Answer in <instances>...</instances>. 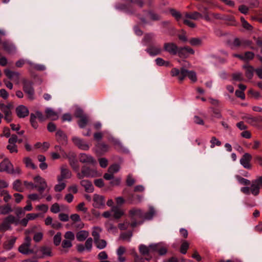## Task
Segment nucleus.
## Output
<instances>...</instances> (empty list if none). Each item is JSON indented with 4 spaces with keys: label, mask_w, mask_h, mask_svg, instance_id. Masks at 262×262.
<instances>
[{
    "label": "nucleus",
    "mask_w": 262,
    "mask_h": 262,
    "mask_svg": "<svg viewBox=\"0 0 262 262\" xmlns=\"http://www.w3.org/2000/svg\"><path fill=\"white\" fill-rule=\"evenodd\" d=\"M184 62L185 64L183 66V67L180 69V70L177 68H173L171 70V76L173 77L177 76L179 80L180 81L183 80L185 77L188 76V78L191 81L193 82L196 81L197 78L195 73L194 71H188L186 69H185V68L189 67L190 64L185 61H184Z\"/></svg>",
    "instance_id": "1"
},
{
    "label": "nucleus",
    "mask_w": 262,
    "mask_h": 262,
    "mask_svg": "<svg viewBox=\"0 0 262 262\" xmlns=\"http://www.w3.org/2000/svg\"><path fill=\"white\" fill-rule=\"evenodd\" d=\"M260 189H262V176L257 177L256 179L253 180L250 187H242L241 191L246 194L251 193L254 196H257L259 194Z\"/></svg>",
    "instance_id": "2"
},
{
    "label": "nucleus",
    "mask_w": 262,
    "mask_h": 262,
    "mask_svg": "<svg viewBox=\"0 0 262 262\" xmlns=\"http://www.w3.org/2000/svg\"><path fill=\"white\" fill-rule=\"evenodd\" d=\"M123 3H118L116 4L115 8L118 10H126L127 12L129 13L130 11L127 10L130 7L131 4H135L139 8H142L144 4V0H120Z\"/></svg>",
    "instance_id": "3"
},
{
    "label": "nucleus",
    "mask_w": 262,
    "mask_h": 262,
    "mask_svg": "<svg viewBox=\"0 0 262 262\" xmlns=\"http://www.w3.org/2000/svg\"><path fill=\"white\" fill-rule=\"evenodd\" d=\"M77 176L78 179H82L84 177H96L100 176V174L95 169L91 168L86 166H83L81 168V172H78Z\"/></svg>",
    "instance_id": "4"
},
{
    "label": "nucleus",
    "mask_w": 262,
    "mask_h": 262,
    "mask_svg": "<svg viewBox=\"0 0 262 262\" xmlns=\"http://www.w3.org/2000/svg\"><path fill=\"white\" fill-rule=\"evenodd\" d=\"M31 238L27 235L26 236L25 241L18 248V251L23 254H30L34 253V251L30 248Z\"/></svg>",
    "instance_id": "5"
},
{
    "label": "nucleus",
    "mask_w": 262,
    "mask_h": 262,
    "mask_svg": "<svg viewBox=\"0 0 262 262\" xmlns=\"http://www.w3.org/2000/svg\"><path fill=\"white\" fill-rule=\"evenodd\" d=\"M23 91L27 95L29 99L33 100L35 99L34 90L31 81L26 80L23 81Z\"/></svg>",
    "instance_id": "6"
},
{
    "label": "nucleus",
    "mask_w": 262,
    "mask_h": 262,
    "mask_svg": "<svg viewBox=\"0 0 262 262\" xmlns=\"http://www.w3.org/2000/svg\"><path fill=\"white\" fill-rule=\"evenodd\" d=\"M13 108V104L11 103H9L7 104L0 103L1 110L4 113L5 115V119L7 122H10L11 121V110Z\"/></svg>",
    "instance_id": "7"
},
{
    "label": "nucleus",
    "mask_w": 262,
    "mask_h": 262,
    "mask_svg": "<svg viewBox=\"0 0 262 262\" xmlns=\"http://www.w3.org/2000/svg\"><path fill=\"white\" fill-rule=\"evenodd\" d=\"M79 160L81 163L88 165L95 166L97 164L96 160L92 156L84 153L79 154Z\"/></svg>",
    "instance_id": "8"
},
{
    "label": "nucleus",
    "mask_w": 262,
    "mask_h": 262,
    "mask_svg": "<svg viewBox=\"0 0 262 262\" xmlns=\"http://www.w3.org/2000/svg\"><path fill=\"white\" fill-rule=\"evenodd\" d=\"M194 53V50L188 47L185 46L183 47H179V50H178V55L180 58H187L190 54H193Z\"/></svg>",
    "instance_id": "9"
},
{
    "label": "nucleus",
    "mask_w": 262,
    "mask_h": 262,
    "mask_svg": "<svg viewBox=\"0 0 262 262\" xmlns=\"http://www.w3.org/2000/svg\"><path fill=\"white\" fill-rule=\"evenodd\" d=\"M151 248L154 252H158L160 255H165L167 252V248L162 243L151 244Z\"/></svg>",
    "instance_id": "10"
},
{
    "label": "nucleus",
    "mask_w": 262,
    "mask_h": 262,
    "mask_svg": "<svg viewBox=\"0 0 262 262\" xmlns=\"http://www.w3.org/2000/svg\"><path fill=\"white\" fill-rule=\"evenodd\" d=\"M93 204L94 207L98 209L103 208L105 205L104 197L102 195L94 194L93 195Z\"/></svg>",
    "instance_id": "11"
},
{
    "label": "nucleus",
    "mask_w": 262,
    "mask_h": 262,
    "mask_svg": "<svg viewBox=\"0 0 262 262\" xmlns=\"http://www.w3.org/2000/svg\"><path fill=\"white\" fill-rule=\"evenodd\" d=\"M164 50L172 55H176L178 53L179 47L173 42H166L163 45Z\"/></svg>",
    "instance_id": "12"
},
{
    "label": "nucleus",
    "mask_w": 262,
    "mask_h": 262,
    "mask_svg": "<svg viewBox=\"0 0 262 262\" xmlns=\"http://www.w3.org/2000/svg\"><path fill=\"white\" fill-rule=\"evenodd\" d=\"M12 164L8 159H4L0 163V171L6 172L8 173L13 172L12 171Z\"/></svg>",
    "instance_id": "13"
},
{
    "label": "nucleus",
    "mask_w": 262,
    "mask_h": 262,
    "mask_svg": "<svg viewBox=\"0 0 262 262\" xmlns=\"http://www.w3.org/2000/svg\"><path fill=\"white\" fill-rule=\"evenodd\" d=\"M72 176V173L66 166H62L60 168V174L57 176L58 181H63V179H70Z\"/></svg>",
    "instance_id": "14"
},
{
    "label": "nucleus",
    "mask_w": 262,
    "mask_h": 262,
    "mask_svg": "<svg viewBox=\"0 0 262 262\" xmlns=\"http://www.w3.org/2000/svg\"><path fill=\"white\" fill-rule=\"evenodd\" d=\"M72 141L74 144L81 149L88 150L90 148L87 143L77 137H73L72 138Z\"/></svg>",
    "instance_id": "15"
},
{
    "label": "nucleus",
    "mask_w": 262,
    "mask_h": 262,
    "mask_svg": "<svg viewBox=\"0 0 262 262\" xmlns=\"http://www.w3.org/2000/svg\"><path fill=\"white\" fill-rule=\"evenodd\" d=\"M4 73L6 76L10 80L18 83L19 81L20 74L18 72L12 71L9 69H6Z\"/></svg>",
    "instance_id": "16"
},
{
    "label": "nucleus",
    "mask_w": 262,
    "mask_h": 262,
    "mask_svg": "<svg viewBox=\"0 0 262 262\" xmlns=\"http://www.w3.org/2000/svg\"><path fill=\"white\" fill-rule=\"evenodd\" d=\"M39 252L41 253V258L52 257L54 255L52 252V248L47 245L41 246L39 249Z\"/></svg>",
    "instance_id": "17"
},
{
    "label": "nucleus",
    "mask_w": 262,
    "mask_h": 262,
    "mask_svg": "<svg viewBox=\"0 0 262 262\" xmlns=\"http://www.w3.org/2000/svg\"><path fill=\"white\" fill-rule=\"evenodd\" d=\"M11 219H12V217L8 215L4 219L3 222L0 224V231L5 232L11 229ZM12 221V220H11V222Z\"/></svg>",
    "instance_id": "18"
},
{
    "label": "nucleus",
    "mask_w": 262,
    "mask_h": 262,
    "mask_svg": "<svg viewBox=\"0 0 262 262\" xmlns=\"http://www.w3.org/2000/svg\"><path fill=\"white\" fill-rule=\"evenodd\" d=\"M251 159V155L249 153H245L240 159V163L244 168L250 169L251 165L249 163Z\"/></svg>",
    "instance_id": "19"
},
{
    "label": "nucleus",
    "mask_w": 262,
    "mask_h": 262,
    "mask_svg": "<svg viewBox=\"0 0 262 262\" xmlns=\"http://www.w3.org/2000/svg\"><path fill=\"white\" fill-rule=\"evenodd\" d=\"M16 113L19 118H25L29 115L28 108L23 105H20L16 108Z\"/></svg>",
    "instance_id": "20"
},
{
    "label": "nucleus",
    "mask_w": 262,
    "mask_h": 262,
    "mask_svg": "<svg viewBox=\"0 0 262 262\" xmlns=\"http://www.w3.org/2000/svg\"><path fill=\"white\" fill-rule=\"evenodd\" d=\"M150 56H156L160 54L162 49L160 46L150 45L145 50Z\"/></svg>",
    "instance_id": "21"
},
{
    "label": "nucleus",
    "mask_w": 262,
    "mask_h": 262,
    "mask_svg": "<svg viewBox=\"0 0 262 262\" xmlns=\"http://www.w3.org/2000/svg\"><path fill=\"white\" fill-rule=\"evenodd\" d=\"M4 49L8 53L12 54L16 52L15 46L9 41H5L2 43Z\"/></svg>",
    "instance_id": "22"
},
{
    "label": "nucleus",
    "mask_w": 262,
    "mask_h": 262,
    "mask_svg": "<svg viewBox=\"0 0 262 262\" xmlns=\"http://www.w3.org/2000/svg\"><path fill=\"white\" fill-rule=\"evenodd\" d=\"M80 185L84 188L85 191L88 193L94 191V188L91 182L88 180H82L80 182Z\"/></svg>",
    "instance_id": "23"
},
{
    "label": "nucleus",
    "mask_w": 262,
    "mask_h": 262,
    "mask_svg": "<svg viewBox=\"0 0 262 262\" xmlns=\"http://www.w3.org/2000/svg\"><path fill=\"white\" fill-rule=\"evenodd\" d=\"M139 250L140 253L142 255H148V254H151L153 253V250L151 248V245H150L148 247L146 246L145 245L142 244L140 245L139 247Z\"/></svg>",
    "instance_id": "24"
},
{
    "label": "nucleus",
    "mask_w": 262,
    "mask_h": 262,
    "mask_svg": "<svg viewBox=\"0 0 262 262\" xmlns=\"http://www.w3.org/2000/svg\"><path fill=\"white\" fill-rule=\"evenodd\" d=\"M47 118L52 120H56L58 118V113L54 111L52 108L48 107L45 111Z\"/></svg>",
    "instance_id": "25"
},
{
    "label": "nucleus",
    "mask_w": 262,
    "mask_h": 262,
    "mask_svg": "<svg viewBox=\"0 0 262 262\" xmlns=\"http://www.w3.org/2000/svg\"><path fill=\"white\" fill-rule=\"evenodd\" d=\"M64 157L68 158L70 164L75 170H78V166L77 165V161L75 158L74 154L72 153L69 156L66 155Z\"/></svg>",
    "instance_id": "26"
},
{
    "label": "nucleus",
    "mask_w": 262,
    "mask_h": 262,
    "mask_svg": "<svg viewBox=\"0 0 262 262\" xmlns=\"http://www.w3.org/2000/svg\"><path fill=\"white\" fill-rule=\"evenodd\" d=\"M251 44L250 41L246 40H240L239 39L236 38L234 39L233 45L235 47H242L246 48L249 46Z\"/></svg>",
    "instance_id": "27"
},
{
    "label": "nucleus",
    "mask_w": 262,
    "mask_h": 262,
    "mask_svg": "<svg viewBox=\"0 0 262 262\" xmlns=\"http://www.w3.org/2000/svg\"><path fill=\"white\" fill-rule=\"evenodd\" d=\"M111 212L113 213V216L116 219H119L124 214L122 209L117 206H114L111 209Z\"/></svg>",
    "instance_id": "28"
},
{
    "label": "nucleus",
    "mask_w": 262,
    "mask_h": 262,
    "mask_svg": "<svg viewBox=\"0 0 262 262\" xmlns=\"http://www.w3.org/2000/svg\"><path fill=\"white\" fill-rule=\"evenodd\" d=\"M89 235V233L86 230H80L76 235L77 241L82 242L85 240Z\"/></svg>",
    "instance_id": "29"
},
{
    "label": "nucleus",
    "mask_w": 262,
    "mask_h": 262,
    "mask_svg": "<svg viewBox=\"0 0 262 262\" xmlns=\"http://www.w3.org/2000/svg\"><path fill=\"white\" fill-rule=\"evenodd\" d=\"M129 214L133 220H135L136 217L142 218L143 216L142 210L135 208L132 209L129 211Z\"/></svg>",
    "instance_id": "30"
},
{
    "label": "nucleus",
    "mask_w": 262,
    "mask_h": 262,
    "mask_svg": "<svg viewBox=\"0 0 262 262\" xmlns=\"http://www.w3.org/2000/svg\"><path fill=\"white\" fill-rule=\"evenodd\" d=\"M56 138L59 142L67 143V137L66 134L60 129L57 130L56 133Z\"/></svg>",
    "instance_id": "31"
},
{
    "label": "nucleus",
    "mask_w": 262,
    "mask_h": 262,
    "mask_svg": "<svg viewBox=\"0 0 262 262\" xmlns=\"http://www.w3.org/2000/svg\"><path fill=\"white\" fill-rule=\"evenodd\" d=\"M243 68L245 69L246 76L249 79H252L254 71V68L248 64L243 66Z\"/></svg>",
    "instance_id": "32"
},
{
    "label": "nucleus",
    "mask_w": 262,
    "mask_h": 262,
    "mask_svg": "<svg viewBox=\"0 0 262 262\" xmlns=\"http://www.w3.org/2000/svg\"><path fill=\"white\" fill-rule=\"evenodd\" d=\"M16 237H13L12 238L7 240L4 244V248L6 250H10L13 248L14 244L16 242Z\"/></svg>",
    "instance_id": "33"
},
{
    "label": "nucleus",
    "mask_w": 262,
    "mask_h": 262,
    "mask_svg": "<svg viewBox=\"0 0 262 262\" xmlns=\"http://www.w3.org/2000/svg\"><path fill=\"white\" fill-rule=\"evenodd\" d=\"M185 17L187 18H190L193 20H198L200 18L203 17V15L196 11H194L192 13H186L185 14Z\"/></svg>",
    "instance_id": "34"
},
{
    "label": "nucleus",
    "mask_w": 262,
    "mask_h": 262,
    "mask_svg": "<svg viewBox=\"0 0 262 262\" xmlns=\"http://www.w3.org/2000/svg\"><path fill=\"white\" fill-rule=\"evenodd\" d=\"M155 35L153 33H149L145 35L142 41L144 45L147 46L152 42L155 38Z\"/></svg>",
    "instance_id": "35"
},
{
    "label": "nucleus",
    "mask_w": 262,
    "mask_h": 262,
    "mask_svg": "<svg viewBox=\"0 0 262 262\" xmlns=\"http://www.w3.org/2000/svg\"><path fill=\"white\" fill-rule=\"evenodd\" d=\"M13 189L15 191L18 192H23L24 190V187L23 185L19 180H16L13 183Z\"/></svg>",
    "instance_id": "36"
},
{
    "label": "nucleus",
    "mask_w": 262,
    "mask_h": 262,
    "mask_svg": "<svg viewBox=\"0 0 262 262\" xmlns=\"http://www.w3.org/2000/svg\"><path fill=\"white\" fill-rule=\"evenodd\" d=\"M155 214V211L153 207H150L149 208V210L148 212H147L145 213H143V216L142 219L146 220H151Z\"/></svg>",
    "instance_id": "37"
},
{
    "label": "nucleus",
    "mask_w": 262,
    "mask_h": 262,
    "mask_svg": "<svg viewBox=\"0 0 262 262\" xmlns=\"http://www.w3.org/2000/svg\"><path fill=\"white\" fill-rule=\"evenodd\" d=\"M12 211L11 207L9 204L0 206V214L1 215L7 214Z\"/></svg>",
    "instance_id": "38"
},
{
    "label": "nucleus",
    "mask_w": 262,
    "mask_h": 262,
    "mask_svg": "<svg viewBox=\"0 0 262 262\" xmlns=\"http://www.w3.org/2000/svg\"><path fill=\"white\" fill-rule=\"evenodd\" d=\"M24 162L27 167L35 169L36 168V166L33 163L32 160L29 157H25L24 159Z\"/></svg>",
    "instance_id": "39"
},
{
    "label": "nucleus",
    "mask_w": 262,
    "mask_h": 262,
    "mask_svg": "<svg viewBox=\"0 0 262 262\" xmlns=\"http://www.w3.org/2000/svg\"><path fill=\"white\" fill-rule=\"evenodd\" d=\"M101 231V229L98 227H95L93 228L92 235L94 237V241L100 238V233Z\"/></svg>",
    "instance_id": "40"
},
{
    "label": "nucleus",
    "mask_w": 262,
    "mask_h": 262,
    "mask_svg": "<svg viewBox=\"0 0 262 262\" xmlns=\"http://www.w3.org/2000/svg\"><path fill=\"white\" fill-rule=\"evenodd\" d=\"M133 236L132 231H129L127 232H124L120 234V238L124 241H126L128 242L130 241L131 237Z\"/></svg>",
    "instance_id": "41"
},
{
    "label": "nucleus",
    "mask_w": 262,
    "mask_h": 262,
    "mask_svg": "<svg viewBox=\"0 0 262 262\" xmlns=\"http://www.w3.org/2000/svg\"><path fill=\"white\" fill-rule=\"evenodd\" d=\"M95 244L97 248L102 249L106 246V242L104 239H100L98 238L97 240L94 241Z\"/></svg>",
    "instance_id": "42"
},
{
    "label": "nucleus",
    "mask_w": 262,
    "mask_h": 262,
    "mask_svg": "<svg viewBox=\"0 0 262 262\" xmlns=\"http://www.w3.org/2000/svg\"><path fill=\"white\" fill-rule=\"evenodd\" d=\"M58 183L54 187L56 192H60L63 190L66 186V183L63 181H58Z\"/></svg>",
    "instance_id": "43"
},
{
    "label": "nucleus",
    "mask_w": 262,
    "mask_h": 262,
    "mask_svg": "<svg viewBox=\"0 0 262 262\" xmlns=\"http://www.w3.org/2000/svg\"><path fill=\"white\" fill-rule=\"evenodd\" d=\"M236 178L238 183L244 185H249L250 184H251V183L249 180L245 179L240 176H236Z\"/></svg>",
    "instance_id": "44"
},
{
    "label": "nucleus",
    "mask_w": 262,
    "mask_h": 262,
    "mask_svg": "<svg viewBox=\"0 0 262 262\" xmlns=\"http://www.w3.org/2000/svg\"><path fill=\"white\" fill-rule=\"evenodd\" d=\"M71 227L73 229L78 230L83 228L84 224L81 221H80L76 222H73L71 225Z\"/></svg>",
    "instance_id": "45"
},
{
    "label": "nucleus",
    "mask_w": 262,
    "mask_h": 262,
    "mask_svg": "<svg viewBox=\"0 0 262 262\" xmlns=\"http://www.w3.org/2000/svg\"><path fill=\"white\" fill-rule=\"evenodd\" d=\"M88 122V119L86 116L80 118L78 124L80 128H84Z\"/></svg>",
    "instance_id": "46"
},
{
    "label": "nucleus",
    "mask_w": 262,
    "mask_h": 262,
    "mask_svg": "<svg viewBox=\"0 0 262 262\" xmlns=\"http://www.w3.org/2000/svg\"><path fill=\"white\" fill-rule=\"evenodd\" d=\"M61 241V233L60 232H57L53 237L54 244L57 246L59 245Z\"/></svg>",
    "instance_id": "47"
},
{
    "label": "nucleus",
    "mask_w": 262,
    "mask_h": 262,
    "mask_svg": "<svg viewBox=\"0 0 262 262\" xmlns=\"http://www.w3.org/2000/svg\"><path fill=\"white\" fill-rule=\"evenodd\" d=\"M34 180L36 183L38 184L39 186H47V183L44 179L40 177L39 176H37L34 178Z\"/></svg>",
    "instance_id": "48"
},
{
    "label": "nucleus",
    "mask_w": 262,
    "mask_h": 262,
    "mask_svg": "<svg viewBox=\"0 0 262 262\" xmlns=\"http://www.w3.org/2000/svg\"><path fill=\"white\" fill-rule=\"evenodd\" d=\"M189 248V243L187 241H183L180 248V252L181 253L185 254L187 252V250Z\"/></svg>",
    "instance_id": "49"
},
{
    "label": "nucleus",
    "mask_w": 262,
    "mask_h": 262,
    "mask_svg": "<svg viewBox=\"0 0 262 262\" xmlns=\"http://www.w3.org/2000/svg\"><path fill=\"white\" fill-rule=\"evenodd\" d=\"M120 167L118 164H114L110 166L108 169V172L113 174L117 172L120 170Z\"/></svg>",
    "instance_id": "50"
},
{
    "label": "nucleus",
    "mask_w": 262,
    "mask_h": 262,
    "mask_svg": "<svg viewBox=\"0 0 262 262\" xmlns=\"http://www.w3.org/2000/svg\"><path fill=\"white\" fill-rule=\"evenodd\" d=\"M155 62L156 64L159 66H165L166 67H168L169 64V62L168 61H166L162 58H157L155 60Z\"/></svg>",
    "instance_id": "51"
},
{
    "label": "nucleus",
    "mask_w": 262,
    "mask_h": 262,
    "mask_svg": "<svg viewBox=\"0 0 262 262\" xmlns=\"http://www.w3.org/2000/svg\"><path fill=\"white\" fill-rule=\"evenodd\" d=\"M170 12L172 16H173L177 20H179L182 18V15L180 12L174 9H170Z\"/></svg>",
    "instance_id": "52"
},
{
    "label": "nucleus",
    "mask_w": 262,
    "mask_h": 262,
    "mask_svg": "<svg viewBox=\"0 0 262 262\" xmlns=\"http://www.w3.org/2000/svg\"><path fill=\"white\" fill-rule=\"evenodd\" d=\"M211 148H214L215 145L219 146L221 145V142L215 137H212L210 140Z\"/></svg>",
    "instance_id": "53"
},
{
    "label": "nucleus",
    "mask_w": 262,
    "mask_h": 262,
    "mask_svg": "<svg viewBox=\"0 0 262 262\" xmlns=\"http://www.w3.org/2000/svg\"><path fill=\"white\" fill-rule=\"evenodd\" d=\"M7 148L9 150L11 153H17L18 151L17 146L16 144L8 143L7 146Z\"/></svg>",
    "instance_id": "54"
},
{
    "label": "nucleus",
    "mask_w": 262,
    "mask_h": 262,
    "mask_svg": "<svg viewBox=\"0 0 262 262\" xmlns=\"http://www.w3.org/2000/svg\"><path fill=\"white\" fill-rule=\"evenodd\" d=\"M97 148L100 152H106L108 149V146L104 143H99Z\"/></svg>",
    "instance_id": "55"
},
{
    "label": "nucleus",
    "mask_w": 262,
    "mask_h": 262,
    "mask_svg": "<svg viewBox=\"0 0 262 262\" xmlns=\"http://www.w3.org/2000/svg\"><path fill=\"white\" fill-rule=\"evenodd\" d=\"M33 69L37 71H44L46 70V67L43 64H33L31 62H29Z\"/></svg>",
    "instance_id": "56"
},
{
    "label": "nucleus",
    "mask_w": 262,
    "mask_h": 262,
    "mask_svg": "<svg viewBox=\"0 0 262 262\" xmlns=\"http://www.w3.org/2000/svg\"><path fill=\"white\" fill-rule=\"evenodd\" d=\"M71 241L64 239L61 244L62 247L64 249H69L72 247V243Z\"/></svg>",
    "instance_id": "57"
},
{
    "label": "nucleus",
    "mask_w": 262,
    "mask_h": 262,
    "mask_svg": "<svg viewBox=\"0 0 262 262\" xmlns=\"http://www.w3.org/2000/svg\"><path fill=\"white\" fill-rule=\"evenodd\" d=\"M189 43L193 46H199L202 43V40L199 38H192L189 40Z\"/></svg>",
    "instance_id": "58"
},
{
    "label": "nucleus",
    "mask_w": 262,
    "mask_h": 262,
    "mask_svg": "<svg viewBox=\"0 0 262 262\" xmlns=\"http://www.w3.org/2000/svg\"><path fill=\"white\" fill-rule=\"evenodd\" d=\"M93 239L91 237L87 238L85 243V247L88 251H90L92 248Z\"/></svg>",
    "instance_id": "59"
},
{
    "label": "nucleus",
    "mask_w": 262,
    "mask_h": 262,
    "mask_svg": "<svg viewBox=\"0 0 262 262\" xmlns=\"http://www.w3.org/2000/svg\"><path fill=\"white\" fill-rule=\"evenodd\" d=\"M65 239L73 241L75 239V235L72 231H67L64 235Z\"/></svg>",
    "instance_id": "60"
},
{
    "label": "nucleus",
    "mask_w": 262,
    "mask_h": 262,
    "mask_svg": "<svg viewBox=\"0 0 262 262\" xmlns=\"http://www.w3.org/2000/svg\"><path fill=\"white\" fill-rule=\"evenodd\" d=\"M233 79L235 81H242L244 80L243 74L241 73H235L232 74Z\"/></svg>",
    "instance_id": "61"
},
{
    "label": "nucleus",
    "mask_w": 262,
    "mask_h": 262,
    "mask_svg": "<svg viewBox=\"0 0 262 262\" xmlns=\"http://www.w3.org/2000/svg\"><path fill=\"white\" fill-rule=\"evenodd\" d=\"M39 227H40L39 226H38L36 225H34V226L31 227L30 228L27 229V230H26L25 231V233L26 236H27V235L29 236V234L34 233L37 229V228H39Z\"/></svg>",
    "instance_id": "62"
},
{
    "label": "nucleus",
    "mask_w": 262,
    "mask_h": 262,
    "mask_svg": "<svg viewBox=\"0 0 262 262\" xmlns=\"http://www.w3.org/2000/svg\"><path fill=\"white\" fill-rule=\"evenodd\" d=\"M244 56V60L247 61L251 60L253 58L254 54L252 52H247L245 53Z\"/></svg>",
    "instance_id": "63"
},
{
    "label": "nucleus",
    "mask_w": 262,
    "mask_h": 262,
    "mask_svg": "<svg viewBox=\"0 0 262 262\" xmlns=\"http://www.w3.org/2000/svg\"><path fill=\"white\" fill-rule=\"evenodd\" d=\"M43 237V233L41 232H38L35 233L33 236V240L35 242H39Z\"/></svg>",
    "instance_id": "64"
}]
</instances>
